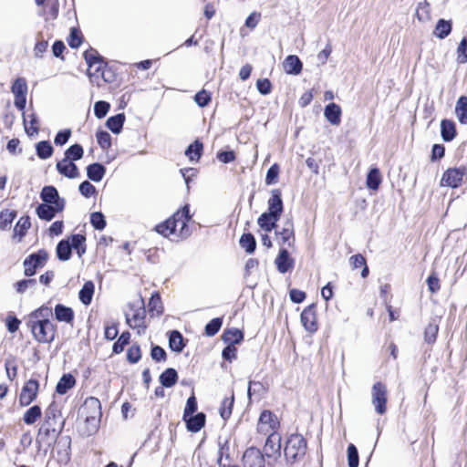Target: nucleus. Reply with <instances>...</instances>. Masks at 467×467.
Instances as JSON below:
<instances>
[{
    "label": "nucleus",
    "mask_w": 467,
    "mask_h": 467,
    "mask_svg": "<svg viewBox=\"0 0 467 467\" xmlns=\"http://www.w3.org/2000/svg\"><path fill=\"white\" fill-rule=\"evenodd\" d=\"M192 220L190 206L185 204L165 222L156 226V232L164 237H171V240L179 241L186 239L191 235L188 223Z\"/></svg>",
    "instance_id": "obj_1"
},
{
    "label": "nucleus",
    "mask_w": 467,
    "mask_h": 467,
    "mask_svg": "<svg viewBox=\"0 0 467 467\" xmlns=\"http://www.w3.org/2000/svg\"><path fill=\"white\" fill-rule=\"evenodd\" d=\"M80 412L88 426V434L96 432L102 416L99 400L95 397L87 398L80 409Z\"/></svg>",
    "instance_id": "obj_2"
},
{
    "label": "nucleus",
    "mask_w": 467,
    "mask_h": 467,
    "mask_svg": "<svg viewBox=\"0 0 467 467\" xmlns=\"http://www.w3.org/2000/svg\"><path fill=\"white\" fill-rule=\"evenodd\" d=\"M306 451L305 438L297 433L291 434L285 445L284 454L289 463L301 460Z\"/></svg>",
    "instance_id": "obj_3"
},
{
    "label": "nucleus",
    "mask_w": 467,
    "mask_h": 467,
    "mask_svg": "<svg viewBox=\"0 0 467 467\" xmlns=\"http://www.w3.org/2000/svg\"><path fill=\"white\" fill-rule=\"evenodd\" d=\"M27 327L30 328L34 338L39 343H50L55 337V326L51 321H27Z\"/></svg>",
    "instance_id": "obj_4"
},
{
    "label": "nucleus",
    "mask_w": 467,
    "mask_h": 467,
    "mask_svg": "<svg viewBox=\"0 0 467 467\" xmlns=\"http://www.w3.org/2000/svg\"><path fill=\"white\" fill-rule=\"evenodd\" d=\"M464 178H467V167L449 168L442 174L441 186L457 188L462 184Z\"/></svg>",
    "instance_id": "obj_5"
},
{
    "label": "nucleus",
    "mask_w": 467,
    "mask_h": 467,
    "mask_svg": "<svg viewBox=\"0 0 467 467\" xmlns=\"http://www.w3.org/2000/svg\"><path fill=\"white\" fill-rule=\"evenodd\" d=\"M279 428V421L277 417L270 410H264L260 414L257 431L264 434L269 435L273 433H278L276 431Z\"/></svg>",
    "instance_id": "obj_6"
},
{
    "label": "nucleus",
    "mask_w": 467,
    "mask_h": 467,
    "mask_svg": "<svg viewBox=\"0 0 467 467\" xmlns=\"http://www.w3.org/2000/svg\"><path fill=\"white\" fill-rule=\"evenodd\" d=\"M48 258V254L45 250H39L30 254L24 261V273L26 276H32L36 274L37 268L43 267Z\"/></svg>",
    "instance_id": "obj_7"
},
{
    "label": "nucleus",
    "mask_w": 467,
    "mask_h": 467,
    "mask_svg": "<svg viewBox=\"0 0 467 467\" xmlns=\"http://www.w3.org/2000/svg\"><path fill=\"white\" fill-rule=\"evenodd\" d=\"M372 404L379 414H384L387 407V388L385 384L377 382L371 389Z\"/></svg>",
    "instance_id": "obj_8"
},
{
    "label": "nucleus",
    "mask_w": 467,
    "mask_h": 467,
    "mask_svg": "<svg viewBox=\"0 0 467 467\" xmlns=\"http://www.w3.org/2000/svg\"><path fill=\"white\" fill-rule=\"evenodd\" d=\"M27 89V83L24 78H17L11 87L15 97L14 104L21 111L26 108Z\"/></svg>",
    "instance_id": "obj_9"
},
{
    "label": "nucleus",
    "mask_w": 467,
    "mask_h": 467,
    "mask_svg": "<svg viewBox=\"0 0 467 467\" xmlns=\"http://www.w3.org/2000/svg\"><path fill=\"white\" fill-rule=\"evenodd\" d=\"M264 452L268 458L277 459L281 456V435L279 433L272 432L267 435Z\"/></svg>",
    "instance_id": "obj_10"
},
{
    "label": "nucleus",
    "mask_w": 467,
    "mask_h": 467,
    "mask_svg": "<svg viewBox=\"0 0 467 467\" xmlns=\"http://www.w3.org/2000/svg\"><path fill=\"white\" fill-rule=\"evenodd\" d=\"M38 386V382L36 379H29L24 385L19 395V403L21 406H28L36 398Z\"/></svg>",
    "instance_id": "obj_11"
},
{
    "label": "nucleus",
    "mask_w": 467,
    "mask_h": 467,
    "mask_svg": "<svg viewBox=\"0 0 467 467\" xmlns=\"http://www.w3.org/2000/svg\"><path fill=\"white\" fill-rule=\"evenodd\" d=\"M61 429L62 427L57 430L56 426L42 424L36 436V441L50 446L57 439Z\"/></svg>",
    "instance_id": "obj_12"
},
{
    "label": "nucleus",
    "mask_w": 467,
    "mask_h": 467,
    "mask_svg": "<svg viewBox=\"0 0 467 467\" xmlns=\"http://www.w3.org/2000/svg\"><path fill=\"white\" fill-rule=\"evenodd\" d=\"M145 317V309L143 307H140L133 311L132 316L128 313L126 314V322L131 328H137L139 334H142L146 328Z\"/></svg>",
    "instance_id": "obj_13"
},
{
    "label": "nucleus",
    "mask_w": 467,
    "mask_h": 467,
    "mask_svg": "<svg viewBox=\"0 0 467 467\" xmlns=\"http://www.w3.org/2000/svg\"><path fill=\"white\" fill-rule=\"evenodd\" d=\"M41 199L45 203L54 204L55 209L63 210L65 201L59 198L57 189L53 186H46L42 189Z\"/></svg>",
    "instance_id": "obj_14"
},
{
    "label": "nucleus",
    "mask_w": 467,
    "mask_h": 467,
    "mask_svg": "<svg viewBox=\"0 0 467 467\" xmlns=\"http://www.w3.org/2000/svg\"><path fill=\"white\" fill-rule=\"evenodd\" d=\"M280 244H287L292 247L295 244L294 223L292 219H287L281 230L275 232Z\"/></svg>",
    "instance_id": "obj_15"
},
{
    "label": "nucleus",
    "mask_w": 467,
    "mask_h": 467,
    "mask_svg": "<svg viewBox=\"0 0 467 467\" xmlns=\"http://www.w3.org/2000/svg\"><path fill=\"white\" fill-rule=\"evenodd\" d=\"M301 322L306 330H307L308 332L313 333L317 330L315 305H310L303 310V312L301 313Z\"/></svg>",
    "instance_id": "obj_16"
},
{
    "label": "nucleus",
    "mask_w": 467,
    "mask_h": 467,
    "mask_svg": "<svg viewBox=\"0 0 467 467\" xmlns=\"http://www.w3.org/2000/svg\"><path fill=\"white\" fill-rule=\"evenodd\" d=\"M56 168L61 175L69 179H75L79 176L78 166L68 160L63 159L57 161Z\"/></svg>",
    "instance_id": "obj_17"
},
{
    "label": "nucleus",
    "mask_w": 467,
    "mask_h": 467,
    "mask_svg": "<svg viewBox=\"0 0 467 467\" xmlns=\"http://www.w3.org/2000/svg\"><path fill=\"white\" fill-rule=\"evenodd\" d=\"M243 459L245 467L265 466L264 455L259 451H255L253 449L247 450L244 453Z\"/></svg>",
    "instance_id": "obj_18"
},
{
    "label": "nucleus",
    "mask_w": 467,
    "mask_h": 467,
    "mask_svg": "<svg viewBox=\"0 0 467 467\" xmlns=\"http://www.w3.org/2000/svg\"><path fill=\"white\" fill-rule=\"evenodd\" d=\"M282 212L283 202L281 198V192L277 189L273 190L272 196L268 200V211L266 213H271L272 215H275L280 219Z\"/></svg>",
    "instance_id": "obj_19"
},
{
    "label": "nucleus",
    "mask_w": 467,
    "mask_h": 467,
    "mask_svg": "<svg viewBox=\"0 0 467 467\" xmlns=\"http://www.w3.org/2000/svg\"><path fill=\"white\" fill-rule=\"evenodd\" d=\"M275 263L277 270L282 274L286 273L294 266V259L290 257L289 253L285 248L280 249L279 254L275 258Z\"/></svg>",
    "instance_id": "obj_20"
},
{
    "label": "nucleus",
    "mask_w": 467,
    "mask_h": 467,
    "mask_svg": "<svg viewBox=\"0 0 467 467\" xmlns=\"http://www.w3.org/2000/svg\"><path fill=\"white\" fill-rule=\"evenodd\" d=\"M284 70L289 75H298L301 73L303 64L296 55H289L283 62Z\"/></svg>",
    "instance_id": "obj_21"
},
{
    "label": "nucleus",
    "mask_w": 467,
    "mask_h": 467,
    "mask_svg": "<svg viewBox=\"0 0 467 467\" xmlns=\"http://www.w3.org/2000/svg\"><path fill=\"white\" fill-rule=\"evenodd\" d=\"M341 109L336 103H329L326 106L324 115L327 120L331 124L337 126L341 121Z\"/></svg>",
    "instance_id": "obj_22"
},
{
    "label": "nucleus",
    "mask_w": 467,
    "mask_h": 467,
    "mask_svg": "<svg viewBox=\"0 0 467 467\" xmlns=\"http://www.w3.org/2000/svg\"><path fill=\"white\" fill-rule=\"evenodd\" d=\"M23 122L25 126V130L28 136H35L38 134L39 121L35 113H31L28 115L23 114Z\"/></svg>",
    "instance_id": "obj_23"
},
{
    "label": "nucleus",
    "mask_w": 467,
    "mask_h": 467,
    "mask_svg": "<svg viewBox=\"0 0 467 467\" xmlns=\"http://www.w3.org/2000/svg\"><path fill=\"white\" fill-rule=\"evenodd\" d=\"M278 220L279 218L276 217L275 215L264 213L259 216L257 223L262 230H264L266 233H269L276 227V223L278 222Z\"/></svg>",
    "instance_id": "obj_24"
},
{
    "label": "nucleus",
    "mask_w": 467,
    "mask_h": 467,
    "mask_svg": "<svg viewBox=\"0 0 467 467\" xmlns=\"http://www.w3.org/2000/svg\"><path fill=\"white\" fill-rule=\"evenodd\" d=\"M105 67L106 64L102 59L88 65V75L90 78L91 82H94L95 78H98L99 76L102 77L104 81H109V79L104 75Z\"/></svg>",
    "instance_id": "obj_25"
},
{
    "label": "nucleus",
    "mask_w": 467,
    "mask_h": 467,
    "mask_svg": "<svg viewBox=\"0 0 467 467\" xmlns=\"http://www.w3.org/2000/svg\"><path fill=\"white\" fill-rule=\"evenodd\" d=\"M441 134L444 141H451L456 136L455 123L450 119H442L441 122Z\"/></svg>",
    "instance_id": "obj_26"
},
{
    "label": "nucleus",
    "mask_w": 467,
    "mask_h": 467,
    "mask_svg": "<svg viewBox=\"0 0 467 467\" xmlns=\"http://www.w3.org/2000/svg\"><path fill=\"white\" fill-rule=\"evenodd\" d=\"M106 173L105 167L100 163H92L87 167V175L88 179L95 182H100Z\"/></svg>",
    "instance_id": "obj_27"
},
{
    "label": "nucleus",
    "mask_w": 467,
    "mask_h": 467,
    "mask_svg": "<svg viewBox=\"0 0 467 467\" xmlns=\"http://www.w3.org/2000/svg\"><path fill=\"white\" fill-rule=\"evenodd\" d=\"M94 290L95 285L92 281H87L83 285L82 288L78 293V298L83 305L88 306L91 303L94 295Z\"/></svg>",
    "instance_id": "obj_28"
},
{
    "label": "nucleus",
    "mask_w": 467,
    "mask_h": 467,
    "mask_svg": "<svg viewBox=\"0 0 467 467\" xmlns=\"http://www.w3.org/2000/svg\"><path fill=\"white\" fill-rule=\"evenodd\" d=\"M61 211L62 210L55 209L54 204L42 203L37 206L36 214L42 220L50 221L55 217L57 213Z\"/></svg>",
    "instance_id": "obj_29"
},
{
    "label": "nucleus",
    "mask_w": 467,
    "mask_h": 467,
    "mask_svg": "<svg viewBox=\"0 0 467 467\" xmlns=\"http://www.w3.org/2000/svg\"><path fill=\"white\" fill-rule=\"evenodd\" d=\"M185 420L188 430L192 432H197L204 426L205 415L202 412L194 416L190 415Z\"/></svg>",
    "instance_id": "obj_30"
},
{
    "label": "nucleus",
    "mask_w": 467,
    "mask_h": 467,
    "mask_svg": "<svg viewBox=\"0 0 467 467\" xmlns=\"http://www.w3.org/2000/svg\"><path fill=\"white\" fill-rule=\"evenodd\" d=\"M56 318L60 322L71 323L74 319V312L72 308L63 305H57L55 307Z\"/></svg>",
    "instance_id": "obj_31"
},
{
    "label": "nucleus",
    "mask_w": 467,
    "mask_h": 467,
    "mask_svg": "<svg viewBox=\"0 0 467 467\" xmlns=\"http://www.w3.org/2000/svg\"><path fill=\"white\" fill-rule=\"evenodd\" d=\"M50 317H52V309L48 306H42L29 315L27 321L38 320L41 322H49Z\"/></svg>",
    "instance_id": "obj_32"
},
{
    "label": "nucleus",
    "mask_w": 467,
    "mask_h": 467,
    "mask_svg": "<svg viewBox=\"0 0 467 467\" xmlns=\"http://www.w3.org/2000/svg\"><path fill=\"white\" fill-rule=\"evenodd\" d=\"M76 384V379L71 374H65L57 384L56 390L58 394H66Z\"/></svg>",
    "instance_id": "obj_33"
},
{
    "label": "nucleus",
    "mask_w": 467,
    "mask_h": 467,
    "mask_svg": "<svg viewBox=\"0 0 467 467\" xmlns=\"http://www.w3.org/2000/svg\"><path fill=\"white\" fill-rule=\"evenodd\" d=\"M30 226V218L28 216H22L14 228V238H17L18 241H21Z\"/></svg>",
    "instance_id": "obj_34"
},
{
    "label": "nucleus",
    "mask_w": 467,
    "mask_h": 467,
    "mask_svg": "<svg viewBox=\"0 0 467 467\" xmlns=\"http://www.w3.org/2000/svg\"><path fill=\"white\" fill-rule=\"evenodd\" d=\"M455 113L462 124H467V97L462 96L456 102Z\"/></svg>",
    "instance_id": "obj_35"
},
{
    "label": "nucleus",
    "mask_w": 467,
    "mask_h": 467,
    "mask_svg": "<svg viewBox=\"0 0 467 467\" xmlns=\"http://www.w3.org/2000/svg\"><path fill=\"white\" fill-rule=\"evenodd\" d=\"M169 346L172 351H175L178 353L183 349L185 344H184L183 337L179 331L173 330L170 333Z\"/></svg>",
    "instance_id": "obj_36"
},
{
    "label": "nucleus",
    "mask_w": 467,
    "mask_h": 467,
    "mask_svg": "<svg viewBox=\"0 0 467 467\" xmlns=\"http://www.w3.org/2000/svg\"><path fill=\"white\" fill-rule=\"evenodd\" d=\"M178 379L177 371L174 368H167L160 376V382L165 388H171L174 386Z\"/></svg>",
    "instance_id": "obj_37"
},
{
    "label": "nucleus",
    "mask_w": 467,
    "mask_h": 467,
    "mask_svg": "<svg viewBox=\"0 0 467 467\" xmlns=\"http://www.w3.org/2000/svg\"><path fill=\"white\" fill-rule=\"evenodd\" d=\"M41 15L46 20H53L58 15V0H49L46 5H43Z\"/></svg>",
    "instance_id": "obj_38"
},
{
    "label": "nucleus",
    "mask_w": 467,
    "mask_h": 467,
    "mask_svg": "<svg viewBox=\"0 0 467 467\" xmlns=\"http://www.w3.org/2000/svg\"><path fill=\"white\" fill-rule=\"evenodd\" d=\"M223 340L228 345H234L240 343L244 338V334L237 328L228 329L224 331Z\"/></svg>",
    "instance_id": "obj_39"
},
{
    "label": "nucleus",
    "mask_w": 467,
    "mask_h": 467,
    "mask_svg": "<svg viewBox=\"0 0 467 467\" xmlns=\"http://www.w3.org/2000/svg\"><path fill=\"white\" fill-rule=\"evenodd\" d=\"M124 121L125 116L124 114L120 113L109 118L106 125L113 133L118 134L121 131Z\"/></svg>",
    "instance_id": "obj_40"
},
{
    "label": "nucleus",
    "mask_w": 467,
    "mask_h": 467,
    "mask_svg": "<svg viewBox=\"0 0 467 467\" xmlns=\"http://www.w3.org/2000/svg\"><path fill=\"white\" fill-rule=\"evenodd\" d=\"M36 155L42 160L50 158L54 152L51 143L47 140H42L36 145Z\"/></svg>",
    "instance_id": "obj_41"
},
{
    "label": "nucleus",
    "mask_w": 467,
    "mask_h": 467,
    "mask_svg": "<svg viewBox=\"0 0 467 467\" xmlns=\"http://www.w3.org/2000/svg\"><path fill=\"white\" fill-rule=\"evenodd\" d=\"M451 31V23L450 21H447V20H444V19H440L437 22V25H436L435 29L433 31V34L438 38L443 39L447 36H449Z\"/></svg>",
    "instance_id": "obj_42"
},
{
    "label": "nucleus",
    "mask_w": 467,
    "mask_h": 467,
    "mask_svg": "<svg viewBox=\"0 0 467 467\" xmlns=\"http://www.w3.org/2000/svg\"><path fill=\"white\" fill-rule=\"evenodd\" d=\"M381 183V175L379 170L378 168L371 169L368 175L366 184L368 189L378 190L379 184Z\"/></svg>",
    "instance_id": "obj_43"
},
{
    "label": "nucleus",
    "mask_w": 467,
    "mask_h": 467,
    "mask_svg": "<svg viewBox=\"0 0 467 467\" xmlns=\"http://www.w3.org/2000/svg\"><path fill=\"white\" fill-rule=\"evenodd\" d=\"M71 245L68 240H62L57 245V255L59 260L67 261L71 255Z\"/></svg>",
    "instance_id": "obj_44"
},
{
    "label": "nucleus",
    "mask_w": 467,
    "mask_h": 467,
    "mask_svg": "<svg viewBox=\"0 0 467 467\" xmlns=\"http://www.w3.org/2000/svg\"><path fill=\"white\" fill-rule=\"evenodd\" d=\"M84 150L80 144L71 145L66 151L64 159L68 160L69 161L74 162L75 161H78L83 157Z\"/></svg>",
    "instance_id": "obj_45"
},
{
    "label": "nucleus",
    "mask_w": 467,
    "mask_h": 467,
    "mask_svg": "<svg viewBox=\"0 0 467 467\" xmlns=\"http://www.w3.org/2000/svg\"><path fill=\"white\" fill-rule=\"evenodd\" d=\"M202 143L199 140H195L185 150V155L190 161H198L202 156Z\"/></svg>",
    "instance_id": "obj_46"
},
{
    "label": "nucleus",
    "mask_w": 467,
    "mask_h": 467,
    "mask_svg": "<svg viewBox=\"0 0 467 467\" xmlns=\"http://www.w3.org/2000/svg\"><path fill=\"white\" fill-rule=\"evenodd\" d=\"M41 409L39 406L35 405L31 408H29L24 414L23 420L25 423L28 425L34 424L37 419L41 416Z\"/></svg>",
    "instance_id": "obj_47"
},
{
    "label": "nucleus",
    "mask_w": 467,
    "mask_h": 467,
    "mask_svg": "<svg viewBox=\"0 0 467 467\" xmlns=\"http://www.w3.org/2000/svg\"><path fill=\"white\" fill-rule=\"evenodd\" d=\"M234 396L231 395L229 398H224L221 403L220 407V415L223 420H227L230 418L232 414V409L234 406Z\"/></svg>",
    "instance_id": "obj_48"
},
{
    "label": "nucleus",
    "mask_w": 467,
    "mask_h": 467,
    "mask_svg": "<svg viewBox=\"0 0 467 467\" xmlns=\"http://www.w3.org/2000/svg\"><path fill=\"white\" fill-rule=\"evenodd\" d=\"M240 245L247 253H254L256 246V242L254 235L252 234H244L240 238Z\"/></svg>",
    "instance_id": "obj_49"
},
{
    "label": "nucleus",
    "mask_w": 467,
    "mask_h": 467,
    "mask_svg": "<svg viewBox=\"0 0 467 467\" xmlns=\"http://www.w3.org/2000/svg\"><path fill=\"white\" fill-rule=\"evenodd\" d=\"M16 216V213L15 211H2L0 213V230H5L9 228Z\"/></svg>",
    "instance_id": "obj_50"
},
{
    "label": "nucleus",
    "mask_w": 467,
    "mask_h": 467,
    "mask_svg": "<svg viewBox=\"0 0 467 467\" xmlns=\"http://www.w3.org/2000/svg\"><path fill=\"white\" fill-rule=\"evenodd\" d=\"M36 285V279H23L16 282L14 286L18 294H24L28 289L35 288Z\"/></svg>",
    "instance_id": "obj_51"
},
{
    "label": "nucleus",
    "mask_w": 467,
    "mask_h": 467,
    "mask_svg": "<svg viewBox=\"0 0 467 467\" xmlns=\"http://www.w3.org/2000/svg\"><path fill=\"white\" fill-rule=\"evenodd\" d=\"M223 325V319L220 317H216L212 319L206 326H205V334L209 337L214 336L221 328Z\"/></svg>",
    "instance_id": "obj_52"
},
{
    "label": "nucleus",
    "mask_w": 467,
    "mask_h": 467,
    "mask_svg": "<svg viewBox=\"0 0 467 467\" xmlns=\"http://www.w3.org/2000/svg\"><path fill=\"white\" fill-rule=\"evenodd\" d=\"M457 62L465 64L467 62V39L463 37L457 47Z\"/></svg>",
    "instance_id": "obj_53"
},
{
    "label": "nucleus",
    "mask_w": 467,
    "mask_h": 467,
    "mask_svg": "<svg viewBox=\"0 0 467 467\" xmlns=\"http://www.w3.org/2000/svg\"><path fill=\"white\" fill-rule=\"evenodd\" d=\"M90 223L97 230H103L106 226L104 215L99 212L92 213L90 215Z\"/></svg>",
    "instance_id": "obj_54"
},
{
    "label": "nucleus",
    "mask_w": 467,
    "mask_h": 467,
    "mask_svg": "<svg viewBox=\"0 0 467 467\" xmlns=\"http://www.w3.org/2000/svg\"><path fill=\"white\" fill-rule=\"evenodd\" d=\"M96 137H97V140H98L99 145L103 150H108V149L110 148V146H111V137H110L109 132L104 131V130H100V131L97 132Z\"/></svg>",
    "instance_id": "obj_55"
},
{
    "label": "nucleus",
    "mask_w": 467,
    "mask_h": 467,
    "mask_svg": "<svg viewBox=\"0 0 467 467\" xmlns=\"http://www.w3.org/2000/svg\"><path fill=\"white\" fill-rule=\"evenodd\" d=\"M130 332H123L119 339L113 345V351L115 353H120L123 351L124 347L130 342Z\"/></svg>",
    "instance_id": "obj_56"
},
{
    "label": "nucleus",
    "mask_w": 467,
    "mask_h": 467,
    "mask_svg": "<svg viewBox=\"0 0 467 467\" xmlns=\"http://www.w3.org/2000/svg\"><path fill=\"white\" fill-rule=\"evenodd\" d=\"M109 108H110L109 103H108L106 101L100 100V101L96 102L94 105L95 116L98 119L104 118L107 115V113L109 112Z\"/></svg>",
    "instance_id": "obj_57"
},
{
    "label": "nucleus",
    "mask_w": 467,
    "mask_h": 467,
    "mask_svg": "<svg viewBox=\"0 0 467 467\" xmlns=\"http://www.w3.org/2000/svg\"><path fill=\"white\" fill-rule=\"evenodd\" d=\"M348 467L358 466V453L355 445L349 444L348 447Z\"/></svg>",
    "instance_id": "obj_58"
},
{
    "label": "nucleus",
    "mask_w": 467,
    "mask_h": 467,
    "mask_svg": "<svg viewBox=\"0 0 467 467\" xmlns=\"http://www.w3.org/2000/svg\"><path fill=\"white\" fill-rule=\"evenodd\" d=\"M438 325L436 324H429L425 328L424 337L425 341L429 344L433 343L436 340V337L438 334Z\"/></svg>",
    "instance_id": "obj_59"
},
{
    "label": "nucleus",
    "mask_w": 467,
    "mask_h": 467,
    "mask_svg": "<svg viewBox=\"0 0 467 467\" xmlns=\"http://www.w3.org/2000/svg\"><path fill=\"white\" fill-rule=\"evenodd\" d=\"M140 348L138 345H133L128 349L127 358L130 363H137L140 359Z\"/></svg>",
    "instance_id": "obj_60"
},
{
    "label": "nucleus",
    "mask_w": 467,
    "mask_h": 467,
    "mask_svg": "<svg viewBox=\"0 0 467 467\" xmlns=\"http://www.w3.org/2000/svg\"><path fill=\"white\" fill-rule=\"evenodd\" d=\"M211 94L206 91L205 89H202L196 93L194 96V101L200 106V107H205L209 104L211 101Z\"/></svg>",
    "instance_id": "obj_61"
},
{
    "label": "nucleus",
    "mask_w": 467,
    "mask_h": 467,
    "mask_svg": "<svg viewBox=\"0 0 467 467\" xmlns=\"http://www.w3.org/2000/svg\"><path fill=\"white\" fill-rule=\"evenodd\" d=\"M279 173V167L277 164H273L267 171L265 177V183L271 185L276 182Z\"/></svg>",
    "instance_id": "obj_62"
},
{
    "label": "nucleus",
    "mask_w": 467,
    "mask_h": 467,
    "mask_svg": "<svg viewBox=\"0 0 467 467\" xmlns=\"http://www.w3.org/2000/svg\"><path fill=\"white\" fill-rule=\"evenodd\" d=\"M197 410V401L195 397L192 395L188 398L186 406L183 412V419L186 420L187 417L192 415Z\"/></svg>",
    "instance_id": "obj_63"
},
{
    "label": "nucleus",
    "mask_w": 467,
    "mask_h": 467,
    "mask_svg": "<svg viewBox=\"0 0 467 467\" xmlns=\"http://www.w3.org/2000/svg\"><path fill=\"white\" fill-rule=\"evenodd\" d=\"M71 136V130H63L57 132V134L55 137L54 142L57 146H63L67 142Z\"/></svg>",
    "instance_id": "obj_64"
}]
</instances>
